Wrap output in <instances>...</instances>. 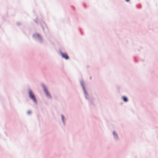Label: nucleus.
<instances>
[{"label": "nucleus", "mask_w": 158, "mask_h": 158, "mask_svg": "<svg viewBox=\"0 0 158 158\" xmlns=\"http://www.w3.org/2000/svg\"><path fill=\"white\" fill-rule=\"evenodd\" d=\"M28 94L30 98L35 103L37 104V101L36 98L33 92L30 89L28 90Z\"/></svg>", "instance_id": "obj_1"}, {"label": "nucleus", "mask_w": 158, "mask_h": 158, "mask_svg": "<svg viewBox=\"0 0 158 158\" xmlns=\"http://www.w3.org/2000/svg\"><path fill=\"white\" fill-rule=\"evenodd\" d=\"M80 84L81 85V86L82 88L83 89L84 93V95L85 96V98L89 100V97L88 95V93L86 90L85 86L84 85V82L83 80H80Z\"/></svg>", "instance_id": "obj_2"}, {"label": "nucleus", "mask_w": 158, "mask_h": 158, "mask_svg": "<svg viewBox=\"0 0 158 158\" xmlns=\"http://www.w3.org/2000/svg\"><path fill=\"white\" fill-rule=\"evenodd\" d=\"M42 85L45 94V95L48 98H49L50 99H52V96H51L50 94L48 91L45 85L44 84H42Z\"/></svg>", "instance_id": "obj_3"}, {"label": "nucleus", "mask_w": 158, "mask_h": 158, "mask_svg": "<svg viewBox=\"0 0 158 158\" xmlns=\"http://www.w3.org/2000/svg\"><path fill=\"white\" fill-rule=\"evenodd\" d=\"M33 37L34 39L37 40L40 43H42L43 42L42 38L39 34L37 33L34 34Z\"/></svg>", "instance_id": "obj_4"}, {"label": "nucleus", "mask_w": 158, "mask_h": 158, "mask_svg": "<svg viewBox=\"0 0 158 158\" xmlns=\"http://www.w3.org/2000/svg\"><path fill=\"white\" fill-rule=\"evenodd\" d=\"M60 53L63 58L65 59L66 60H68L69 59V57L67 55V53H64L60 51Z\"/></svg>", "instance_id": "obj_5"}, {"label": "nucleus", "mask_w": 158, "mask_h": 158, "mask_svg": "<svg viewBox=\"0 0 158 158\" xmlns=\"http://www.w3.org/2000/svg\"><path fill=\"white\" fill-rule=\"evenodd\" d=\"M113 135L115 140L117 141L119 140V138L117 134L115 132V131H114L113 132Z\"/></svg>", "instance_id": "obj_6"}, {"label": "nucleus", "mask_w": 158, "mask_h": 158, "mask_svg": "<svg viewBox=\"0 0 158 158\" xmlns=\"http://www.w3.org/2000/svg\"><path fill=\"white\" fill-rule=\"evenodd\" d=\"M61 120H62V122L63 123V124L64 125H65V119H66L64 118V116L63 114H61Z\"/></svg>", "instance_id": "obj_7"}, {"label": "nucleus", "mask_w": 158, "mask_h": 158, "mask_svg": "<svg viewBox=\"0 0 158 158\" xmlns=\"http://www.w3.org/2000/svg\"><path fill=\"white\" fill-rule=\"evenodd\" d=\"M123 100L125 102H127L128 101L127 98L125 96L123 97Z\"/></svg>", "instance_id": "obj_8"}, {"label": "nucleus", "mask_w": 158, "mask_h": 158, "mask_svg": "<svg viewBox=\"0 0 158 158\" xmlns=\"http://www.w3.org/2000/svg\"><path fill=\"white\" fill-rule=\"evenodd\" d=\"M27 113L28 114H30L31 113V111L30 110H28L27 112Z\"/></svg>", "instance_id": "obj_9"}, {"label": "nucleus", "mask_w": 158, "mask_h": 158, "mask_svg": "<svg viewBox=\"0 0 158 158\" xmlns=\"http://www.w3.org/2000/svg\"><path fill=\"white\" fill-rule=\"evenodd\" d=\"M20 23H17V24L18 25H20Z\"/></svg>", "instance_id": "obj_10"}, {"label": "nucleus", "mask_w": 158, "mask_h": 158, "mask_svg": "<svg viewBox=\"0 0 158 158\" xmlns=\"http://www.w3.org/2000/svg\"><path fill=\"white\" fill-rule=\"evenodd\" d=\"M127 2H128L130 0H125Z\"/></svg>", "instance_id": "obj_11"}, {"label": "nucleus", "mask_w": 158, "mask_h": 158, "mask_svg": "<svg viewBox=\"0 0 158 158\" xmlns=\"http://www.w3.org/2000/svg\"><path fill=\"white\" fill-rule=\"evenodd\" d=\"M35 22L36 23H37V21H35Z\"/></svg>", "instance_id": "obj_12"}]
</instances>
